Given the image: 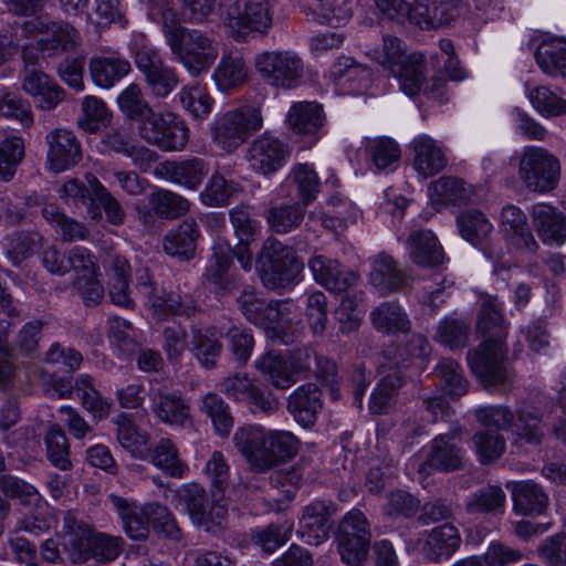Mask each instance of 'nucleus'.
<instances>
[{"label":"nucleus","instance_id":"nucleus-40","mask_svg":"<svg viewBox=\"0 0 566 566\" xmlns=\"http://www.w3.org/2000/svg\"><path fill=\"white\" fill-rule=\"evenodd\" d=\"M409 258L418 265L434 266L443 262L442 248L430 230H413L407 240Z\"/></svg>","mask_w":566,"mask_h":566},{"label":"nucleus","instance_id":"nucleus-12","mask_svg":"<svg viewBox=\"0 0 566 566\" xmlns=\"http://www.w3.org/2000/svg\"><path fill=\"white\" fill-rule=\"evenodd\" d=\"M20 31L27 40L36 41V50L29 43L36 55L38 51L49 56L70 51L76 46L80 39L72 25L51 21L46 17H35L24 21Z\"/></svg>","mask_w":566,"mask_h":566},{"label":"nucleus","instance_id":"nucleus-55","mask_svg":"<svg viewBox=\"0 0 566 566\" xmlns=\"http://www.w3.org/2000/svg\"><path fill=\"white\" fill-rule=\"evenodd\" d=\"M138 290L147 298L153 308V314L157 319H165L169 315L182 314L185 310L180 303L179 296L169 294L167 297L155 295L147 273L139 276Z\"/></svg>","mask_w":566,"mask_h":566},{"label":"nucleus","instance_id":"nucleus-25","mask_svg":"<svg viewBox=\"0 0 566 566\" xmlns=\"http://www.w3.org/2000/svg\"><path fill=\"white\" fill-rule=\"evenodd\" d=\"M48 144L46 164L54 172H62L80 163L82 149L73 132L55 128L45 137Z\"/></svg>","mask_w":566,"mask_h":566},{"label":"nucleus","instance_id":"nucleus-22","mask_svg":"<svg viewBox=\"0 0 566 566\" xmlns=\"http://www.w3.org/2000/svg\"><path fill=\"white\" fill-rule=\"evenodd\" d=\"M335 512L336 507L331 501H313L303 510L297 536L310 545L325 542L329 536L331 517Z\"/></svg>","mask_w":566,"mask_h":566},{"label":"nucleus","instance_id":"nucleus-41","mask_svg":"<svg viewBox=\"0 0 566 566\" xmlns=\"http://www.w3.org/2000/svg\"><path fill=\"white\" fill-rule=\"evenodd\" d=\"M151 410L163 422L170 426H184L189 420V408L184 400L168 394L151 384Z\"/></svg>","mask_w":566,"mask_h":566},{"label":"nucleus","instance_id":"nucleus-61","mask_svg":"<svg viewBox=\"0 0 566 566\" xmlns=\"http://www.w3.org/2000/svg\"><path fill=\"white\" fill-rule=\"evenodd\" d=\"M177 97L182 108L193 118L203 119L212 112L213 99L205 86L186 85L180 88Z\"/></svg>","mask_w":566,"mask_h":566},{"label":"nucleus","instance_id":"nucleus-37","mask_svg":"<svg viewBox=\"0 0 566 566\" xmlns=\"http://www.w3.org/2000/svg\"><path fill=\"white\" fill-rule=\"evenodd\" d=\"M212 78L217 88L223 93L244 85L249 80V69L243 55L239 52L223 53Z\"/></svg>","mask_w":566,"mask_h":566},{"label":"nucleus","instance_id":"nucleus-20","mask_svg":"<svg viewBox=\"0 0 566 566\" xmlns=\"http://www.w3.org/2000/svg\"><path fill=\"white\" fill-rule=\"evenodd\" d=\"M269 438V430L261 424L241 426L233 434L234 447L255 472H264L270 461L266 453Z\"/></svg>","mask_w":566,"mask_h":566},{"label":"nucleus","instance_id":"nucleus-3","mask_svg":"<svg viewBox=\"0 0 566 566\" xmlns=\"http://www.w3.org/2000/svg\"><path fill=\"white\" fill-rule=\"evenodd\" d=\"M231 222L239 244L232 249L226 238L217 237L212 245V258L205 273V280L214 291L230 292L229 269L235 256L244 271L252 269V254L248 247L253 241L258 226L251 220L244 208H234L230 212Z\"/></svg>","mask_w":566,"mask_h":566},{"label":"nucleus","instance_id":"nucleus-42","mask_svg":"<svg viewBox=\"0 0 566 566\" xmlns=\"http://www.w3.org/2000/svg\"><path fill=\"white\" fill-rule=\"evenodd\" d=\"M473 195V187L454 177H442L428 188L431 203L440 209L448 205L467 202Z\"/></svg>","mask_w":566,"mask_h":566},{"label":"nucleus","instance_id":"nucleus-24","mask_svg":"<svg viewBox=\"0 0 566 566\" xmlns=\"http://www.w3.org/2000/svg\"><path fill=\"white\" fill-rule=\"evenodd\" d=\"M410 147L413 153L412 166L419 177H433L447 167V147L430 135L415 136Z\"/></svg>","mask_w":566,"mask_h":566},{"label":"nucleus","instance_id":"nucleus-59","mask_svg":"<svg viewBox=\"0 0 566 566\" xmlns=\"http://www.w3.org/2000/svg\"><path fill=\"white\" fill-rule=\"evenodd\" d=\"M525 93L534 109L544 117L566 114V101L544 85L525 86Z\"/></svg>","mask_w":566,"mask_h":566},{"label":"nucleus","instance_id":"nucleus-53","mask_svg":"<svg viewBox=\"0 0 566 566\" xmlns=\"http://www.w3.org/2000/svg\"><path fill=\"white\" fill-rule=\"evenodd\" d=\"M74 392L83 407L96 419L106 418L112 403L102 397L87 374H81L75 380Z\"/></svg>","mask_w":566,"mask_h":566},{"label":"nucleus","instance_id":"nucleus-62","mask_svg":"<svg viewBox=\"0 0 566 566\" xmlns=\"http://www.w3.org/2000/svg\"><path fill=\"white\" fill-rule=\"evenodd\" d=\"M384 373L386 374L382 376L370 397L369 409L373 413L385 412L389 408L397 389L402 384V377L399 370L389 366Z\"/></svg>","mask_w":566,"mask_h":566},{"label":"nucleus","instance_id":"nucleus-8","mask_svg":"<svg viewBox=\"0 0 566 566\" xmlns=\"http://www.w3.org/2000/svg\"><path fill=\"white\" fill-rule=\"evenodd\" d=\"M478 421L486 428H510L514 434L528 443H538L543 437L542 412L535 401L522 403L516 416L502 406L481 407L475 412Z\"/></svg>","mask_w":566,"mask_h":566},{"label":"nucleus","instance_id":"nucleus-38","mask_svg":"<svg viewBox=\"0 0 566 566\" xmlns=\"http://www.w3.org/2000/svg\"><path fill=\"white\" fill-rule=\"evenodd\" d=\"M93 83L104 90L112 88L132 71L130 63L119 55H101L88 64Z\"/></svg>","mask_w":566,"mask_h":566},{"label":"nucleus","instance_id":"nucleus-39","mask_svg":"<svg viewBox=\"0 0 566 566\" xmlns=\"http://www.w3.org/2000/svg\"><path fill=\"white\" fill-rule=\"evenodd\" d=\"M27 205L30 207L43 205V218L61 234L64 241L86 239L88 234L86 227L65 216L54 203H46L42 197L33 195L27 198Z\"/></svg>","mask_w":566,"mask_h":566},{"label":"nucleus","instance_id":"nucleus-23","mask_svg":"<svg viewBox=\"0 0 566 566\" xmlns=\"http://www.w3.org/2000/svg\"><path fill=\"white\" fill-rule=\"evenodd\" d=\"M464 10V0H415L412 18L421 30H434L451 24Z\"/></svg>","mask_w":566,"mask_h":566},{"label":"nucleus","instance_id":"nucleus-21","mask_svg":"<svg viewBox=\"0 0 566 566\" xmlns=\"http://www.w3.org/2000/svg\"><path fill=\"white\" fill-rule=\"evenodd\" d=\"M22 91L32 98L41 111H53L65 99L66 92L49 74L27 69L21 78Z\"/></svg>","mask_w":566,"mask_h":566},{"label":"nucleus","instance_id":"nucleus-7","mask_svg":"<svg viewBox=\"0 0 566 566\" xmlns=\"http://www.w3.org/2000/svg\"><path fill=\"white\" fill-rule=\"evenodd\" d=\"M262 126L261 108L247 104L218 114L211 122L210 136L218 149L230 154Z\"/></svg>","mask_w":566,"mask_h":566},{"label":"nucleus","instance_id":"nucleus-26","mask_svg":"<svg viewBox=\"0 0 566 566\" xmlns=\"http://www.w3.org/2000/svg\"><path fill=\"white\" fill-rule=\"evenodd\" d=\"M531 220L538 239L549 247H562L566 242V214L558 208L537 202L532 206Z\"/></svg>","mask_w":566,"mask_h":566},{"label":"nucleus","instance_id":"nucleus-58","mask_svg":"<svg viewBox=\"0 0 566 566\" xmlns=\"http://www.w3.org/2000/svg\"><path fill=\"white\" fill-rule=\"evenodd\" d=\"M108 340L119 358H129L138 347L132 324L119 317L108 319Z\"/></svg>","mask_w":566,"mask_h":566},{"label":"nucleus","instance_id":"nucleus-60","mask_svg":"<svg viewBox=\"0 0 566 566\" xmlns=\"http://www.w3.org/2000/svg\"><path fill=\"white\" fill-rule=\"evenodd\" d=\"M373 325L384 333L406 332L410 322L407 314L396 303H382L370 313Z\"/></svg>","mask_w":566,"mask_h":566},{"label":"nucleus","instance_id":"nucleus-63","mask_svg":"<svg viewBox=\"0 0 566 566\" xmlns=\"http://www.w3.org/2000/svg\"><path fill=\"white\" fill-rule=\"evenodd\" d=\"M506 495L497 485H486L474 492L467 502L470 513H502Z\"/></svg>","mask_w":566,"mask_h":566},{"label":"nucleus","instance_id":"nucleus-34","mask_svg":"<svg viewBox=\"0 0 566 566\" xmlns=\"http://www.w3.org/2000/svg\"><path fill=\"white\" fill-rule=\"evenodd\" d=\"M286 120L294 133L316 140L325 123V114L316 102H294L289 108Z\"/></svg>","mask_w":566,"mask_h":566},{"label":"nucleus","instance_id":"nucleus-52","mask_svg":"<svg viewBox=\"0 0 566 566\" xmlns=\"http://www.w3.org/2000/svg\"><path fill=\"white\" fill-rule=\"evenodd\" d=\"M240 190L241 188L237 182L227 180L220 172L216 171L207 181L199 198L205 206L224 207L230 203L231 199L240 192Z\"/></svg>","mask_w":566,"mask_h":566},{"label":"nucleus","instance_id":"nucleus-57","mask_svg":"<svg viewBox=\"0 0 566 566\" xmlns=\"http://www.w3.org/2000/svg\"><path fill=\"white\" fill-rule=\"evenodd\" d=\"M365 148L377 170L385 171L397 167L400 159V148L394 139L388 137L367 138Z\"/></svg>","mask_w":566,"mask_h":566},{"label":"nucleus","instance_id":"nucleus-64","mask_svg":"<svg viewBox=\"0 0 566 566\" xmlns=\"http://www.w3.org/2000/svg\"><path fill=\"white\" fill-rule=\"evenodd\" d=\"M222 345L219 342L217 333L210 329H193L192 331V348L195 356L199 363L206 367L211 368L216 365L220 356Z\"/></svg>","mask_w":566,"mask_h":566},{"label":"nucleus","instance_id":"nucleus-13","mask_svg":"<svg viewBox=\"0 0 566 566\" xmlns=\"http://www.w3.org/2000/svg\"><path fill=\"white\" fill-rule=\"evenodd\" d=\"M303 269L294 251L275 239H269L258 259V271L269 289L290 284Z\"/></svg>","mask_w":566,"mask_h":566},{"label":"nucleus","instance_id":"nucleus-50","mask_svg":"<svg viewBox=\"0 0 566 566\" xmlns=\"http://www.w3.org/2000/svg\"><path fill=\"white\" fill-rule=\"evenodd\" d=\"M154 467L174 478H182L188 467L180 459L178 450L168 438H161L155 448H149L148 459Z\"/></svg>","mask_w":566,"mask_h":566},{"label":"nucleus","instance_id":"nucleus-35","mask_svg":"<svg viewBox=\"0 0 566 566\" xmlns=\"http://www.w3.org/2000/svg\"><path fill=\"white\" fill-rule=\"evenodd\" d=\"M464 451L458 446L453 437L439 436L434 438L430 446V452L424 463L420 465V472H427L428 469L438 471L458 470L462 467Z\"/></svg>","mask_w":566,"mask_h":566},{"label":"nucleus","instance_id":"nucleus-9","mask_svg":"<svg viewBox=\"0 0 566 566\" xmlns=\"http://www.w3.org/2000/svg\"><path fill=\"white\" fill-rule=\"evenodd\" d=\"M167 45L175 60L191 76L207 73L219 55V48L214 39L197 29H186L177 36L170 33Z\"/></svg>","mask_w":566,"mask_h":566},{"label":"nucleus","instance_id":"nucleus-6","mask_svg":"<svg viewBox=\"0 0 566 566\" xmlns=\"http://www.w3.org/2000/svg\"><path fill=\"white\" fill-rule=\"evenodd\" d=\"M108 499L123 522L125 533L130 538H146L150 525L169 537L179 535L176 521L166 506L149 503L140 507L133 500L115 494H111Z\"/></svg>","mask_w":566,"mask_h":566},{"label":"nucleus","instance_id":"nucleus-36","mask_svg":"<svg viewBox=\"0 0 566 566\" xmlns=\"http://www.w3.org/2000/svg\"><path fill=\"white\" fill-rule=\"evenodd\" d=\"M319 388L312 382L297 387L289 397V411L303 427L314 424L322 409Z\"/></svg>","mask_w":566,"mask_h":566},{"label":"nucleus","instance_id":"nucleus-4","mask_svg":"<svg viewBox=\"0 0 566 566\" xmlns=\"http://www.w3.org/2000/svg\"><path fill=\"white\" fill-rule=\"evenodd\" d=\"M63 538L64 551L72 563L88 559L108 563L120 554L123 547L120 537L95 532L72 515L64 517Z\"/></svg>","mask_w":566,"mask_h":566},{"label":"nucleus","instance_id":"nucleus-27","mask_svg":"<svg viewBox=\"0 0 566 566\" xmlns=\"http://www.w3.org/2000/svg\"><path fill=\"white\" fill-rule=\"evenodd\" d=\"M208 171V165L203 159L192 157L160 163L155 169V176L185 189L196 191Z\"/></svg>","mask_w":566,"mask_h":566},{"label":"nucleus","instance_id":"nucleus-5","mask_svg":"<svg viewBox=\"0 0 566 566\" xmlns=\"http://www.w3.org/2000/svg\"><path fill=\"white\" fill-rule=\"evenodd\" d=\"M238 304L244 317L265 329L272 338L282 344L293 342L298 324L294 326L290 316L294 307L292 302H266L253 289H245L239 296Z\"/></svg>","mask_w":566,"mask_h":566},{"label":"nucleus","instance_id":"nucleus-28","mask_svg":"<svg viewBox=\"0 0 566 566\" xmlns=\"http://www.w3.org/2000/svg\"><path fill=\"white\" fill-rule=\"evenodd\" d=\"M499 228L517 249L535 253L538 249L524 211L515 205H505L497 217Z\"/></svg>","mask_w":566,"mask_h":566},{"label":"nucleus","instance_id":"nucleus-29","mask_svg":"<svg viewBox=\"0 0 566 566\" xmlns=\"http://www.w3.org/2000/svg\"><path fill=\"white\" fill-rule=\"evenodd\" d=\"M398 80L400 90L411 97L419 94L434 93L439 87V81L427 78V65L421 53H411L392 74Z\"/></svg>","mask_w":566,"mask_h":566},{"label":"nucleus","instance_id":"nucleus-33","mask_svg":"<svg viewBox=\"0 0 566 566\" xmlns=\"http://www.w3.org/2000/svg\"><path fill=\"white\" fill-rule=\"evenodd\" d=\"M512 493L513 510L517 515L537 516L544 514L548 506V495L534 481L511 482L506 485Z\"/></svg>","mask_w":566,"mask_h":566},{"label":"nucleus","instance_id":"nucleus-47","mask_svg":"<svg viewBox=\"0 0 566 566\" xmlns=\"http://www.w3.org/2000/svg\"><path fill=\"white\" fill-rule=\"evenodd\" d=\"M370 283L380 294L396 291L406 284V275L399 271L394 260L386 254H379L373 262L369 275Z\"/></svg>","mask_w":566,"mask_h":566},{"label":"nucleus","instance_id":"nucleus-56","mask_svg":"<svg viewBox=\"0 0 566 566\" xmlns=\"http://www.w3.org/2000/svg\"><path fill=\"white\" fill-rule=\"evenodd\" d=\"M116 104L125 117L138 124L154 111L136 83L128 84L118 93Z\"/></svg>","mask_w":566,"mask_h":566},{"label":"nucleus","instance_id":"nucleus-1","mask_svg":"<svg viewBox=\"0 0 566 566\" xmlns=\"http://www.w3.org/2000/svg\"><path fill=\"white\" fill-rule=\"evenodd\" d=\"M205 473L211 481L213 504L210 503L206 490L197 483H188L174 492L176 509L188 514L192 524L206 532H214L221 527L227 510L220 503L228 486L230 468L222 452L214 451L205 467Z\"/></svg>","mask_w":566,"mask_h":566},{"label":"nucleus","instance_id":"nucleus-51","mask_svg":"<svg viewBox=\"0 0 566 566\" xmlns=\"http://www.w3.org/2000/svg\"><path fill=\"white\" fill-rule=\"evenodd\" d=\"M197 235L195 223L185 221L166 234L164 249L171 256L190 259L195 253Z\"/></svg>","mask_w":566,"mask_h":566},{"label":"nucleus","instance_id":"nucleus-14","mask_svg":"<svg viewBox=\"0 0 566 566\" xmlns=\"http://www.w3.org/2000/svg\"><path fill=\"white\" fill-rule=\"evenodd\" d=\"M273 23L269 0H235L224 11V24L234 38L266 34Z\"/></svg>","mask_w":566,"mask_h":566},{"label":"nucleus","instance_id":"nucleus-18","mask_svg":"<svg viewBox=\"0 0 566 566\" xmlns=\"http://www.w3.org/2000/svg\"><path fill=\"white\" fill-rule=\"evenodd\" d=\"M290 155L287 144L265 133L251 143L247 151V160L252 170L269 176L284 167Z\"/></svg>","mask_w":566,"mask_h":566},{"label":"nucleus","instance_id":"nucleus-43","mask_svg":"<svg viewBox=\"0 0 566 566\" xmlns=\"http://www.w3.org/2000/svg\"><path fill=\"white\" fill-rule=\"evenodd\" d=\"M130 266L128 261L120 255L112 258L108 269V294L111 301L123 307H132L134 300L129 290Z\"/></svg>","mask_w":566,"mask_h":566},{"label":"nucleus","instance_id":"nucleus-11","mask_svg":"<svg viewBox=\"0 0 566 566\" xmlns=\"http://www.w3.org/2000/svg\"><path fill=\"white\" fill-rule=\"evenodd\" d=\"M138 135L163 151H182L190 137L186 122L171 112L153 111L138 124Z\"/></svg>","mask_w":566,"mask_h":566},{"label":"nucleus","instance_id":"nucleus-54","mask_svg":"<svg viewBox=\"0 0 566 566\" xmlns=\"http://www.w3.org/2000/svg\"><path fill=\"white\" fill-rule=\"evenodd\" d=\"M266 453L270 461L265 464V471L281 462L292 459L298 451V439L290 431L269 430Z\"/></svg>","mask_w":566,"mask_h":566},{"label":"nucleus","instance_id":"nucleus-10","mask_svg":"<svg viewBox=\"0 0 566 566\" xmlns=\"http://www.w3.org/2000/svg\"><path fill=\"white\" fill-rule=\"evenodd\" d=\"M255 72L276 90H295L304 77V61L292 50L263 51L254 56Z\"/></svg>","mask_w":566,"mask_h":566},{"label":"nucleus","instance_id":"nucleus-16","mask_svg":"<svg viewBox=\"0 0 566 566\" xmlns=\"http://www.w3.org/2000/svg\"><path fill=\"white\" fill-rule=\"evenodd\" d=\"M338 551L344 563L359 565L367 556L370 532L367 518L359 510L349 511L339 524Z\"/></svg>","mask_w":566,"mask_h":566},{"label":"nucleus","instance_id":"nucleus-17","mask_svg":"<svg viewBox=\"0 0 566 566\" xmlns=\"http://www.w3.org/2000/svg\"><path fill=\"white\" fill-rule=\"evenodd\" d=\"M220 390L230 399L245 403L254 413H272L279 402L275 397L263 390L259 384L247 374L237 373L226 377L220 382Z\"/></svg>","mask_w":566,"mask_h":566},{"label":"nucleus","instance_id":"nucleus-30","mask_svg":"<svg viewBox=\"0 0 566 566\" xmlns=\"http://www.w3.org/2000/svg\"><path fill=\"white\" fill-rule=\"evenodd\" d=\"M329 76L340 94H361L370 83L369 70L348 56H342L333 64Z\"/></svg>","mask_w":566,"mask_h":566},{"label":"nucleus","instance_id":"nucleus-46","mask_svg":"<svg viewBox=\"0 0 566 566\" xmlns=\"http://www.w3.org/2000/svg\"><path fill=\"white\" fill-rule=\"evenodd\" d=\"M117 441L134 458L146 460L149 457V436L142 432L134 424L132 419L120 413L116 419Z\"/></svg>","mask_w":566,"mask_h":566},{"label":"nucleus","instance_id":"nucleus-15","mask_svg":"<svg viewBox=\"0 0 566 566\" xmlns=\"http://www.w3.org/2000/svg\"><path fill=\"white\" fill-rule=\"evenodd\" d=\"M560 166L546 149L527 146L523 149L518 165V176L525 187L534 192L553 190L558 181Z\"/></svg>","mask_w":566,"mask_h":566},{"label":"nucleus","instance_id":"nucleus-44","mask_svg":"<svg viewBox=\"0 0 566 566\" xmlns=\"http://www.w3.org/2000/svg\"><path fill=\"white\" fill-rule=\"evenodd\" d=\"M255 368L261 375L275 388L287 389L296 382L289 361L281 354L269 352L258 358L254 363Z\"/></svg>","mask_w":566,"mask_h":566},{"label":"nucleus","instance_id":"nucleus-31","mask_svg":"<svg viewBox=\"0 0 566 566\" xmlns=\"http://www.w3.org/2000/svg\"><path fill=\"white\" fill-rule=\"evenodd\" d=\"M308 266L314 280L335 293H340L355 285L357 275L353 271L343 270L336 260L324 255H315Z\"/></svg>","mask_w":566,"mask_h":566},{"label":"nucleus","instance_id":"nucleus-45","mask_svg":"<svg viewBox=\"0 0 566 566\" xmlns=\"http://www.w3.org/2000/svg\"><path fill=\"white\" fill-rule=\"evenodd\" d=\"M535 57L538 66L546 74L566 78V39L544 40L537 48Z\"/></svg>","mask_w":566,"mask_h":566},{"label":"nucleus","instance_id":"nucleus-49","mask_svg":"<svg viewBox=\"0 0 566 566\" xmlns=\"http://www.w3.org/2000/svg\"><path fill=\"white\" fill-rule=\"evenodd\" d=\"M460 235L472 245L481 244L493 231V223L485 213L470 209L457 217Z\"/></svg>","mask_w":566,"mask_h":566},{"label":"nucleus","instance_id":"nucleus-2","mask_svg":"<svg viewBox=\"0 0 566 566\" xmlns=\"http://www.w3.org/2000/svg\"><path fill=\"white\" fill-rule=\"evenodd\" d=\"M506 329L502 315V303L496 297L488 295L482 300L478 331L489 337L479 348L468 354L472 371L486 385L501 384L507 378L504 363Z\"/></svg>","mask_w":566,"mask_h":566},{"label":"nucleus","instance_id":"nucleus-19","mask_svg":"<svg viewBox=\"0 0 566 566\" xmlns=\"http://www.w3.org/2000/svg\"><path fill=\"white\" fill-rule=\"evenodd\" d=\"M462 543L459 530L449 523L436 526L418 535L415 548L427 559L440 562L449 559Z\"/></svg>","mask_w":566,"mask_h":566},{"label":"nucleus","instance_id":"nucleus-32","mask_svg":"<svg viewBox=\"0 0 566 566\" xmlns=\"http://www.w3.org/2000/svg\"><path fill=\"white\" fill-rule=\"evenodd\" d=\"M85 179L86 184H88L91 188L90 206L87 211L90 218L95 222L101 221V210H104L109 223L114 226L122 224L125 219V211L119 201L94 175L87 174Z\"/></svg>","mask_w":566,"mask_h":566},{"label":"nucleus","instance_id":"nucleus-48","mask_svg":"<svg viewBox=\"0 0 566 566\" xmlns=\"http://www.w3.org/2000/svg\"><path fill=\"white\" fill-rule=\"evenodd\" d=\"M112 111L106 103L94 95H86L81 102L77 126L86 133H96L111 124Z\"/></svg>","mask_w":566,"mask_h":566}]
</instances>
